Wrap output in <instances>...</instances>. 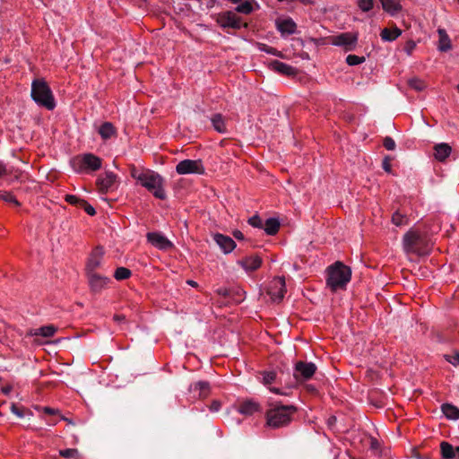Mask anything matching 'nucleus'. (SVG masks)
Wrapping results in <instances>:
<instances>
[{
  "label": "nucleus",
  "mask_w": 459,
  "mask_h": 459,
  "mask_svg": "<svg viewBox=\"0 0 459 459\" xmlns=\"http://www.w3.org/2000/svg\"><path fill=\"white\" fill-rule=\"evenodd\" d=\"M65 200L68 204L77 206L79 208H81V205L82 204V203H83V201H84V199H82L74 195H66L65 197Z\"/></svg>",
  "instance_id": "40"
},
{
  "label": "nucleus",
  "mask_w": 459,
  "mask_h": 459,
  "mask_svg": "<svg viewBox=\"0 0 459 459\" xmlns=\"http://www.w3.org/2000/svg\"><path fill=\"white\" fill-rule=\"evenodd\" d=\"M176 171L179 175H203L205 169L201 160H184L177 164Z\"/></svg>",
  "instance_id": "7"
},
{
  "label": "nucleus",
  "mask_w": 459,
  "mask_h": 459,
  "mask_svg": "<svg viewBox=\"0 0 459 459\" xmlns=\"http://www.w3.org/2000/svg\"><path fill=\"white\" fill-rule=\"evenodd\" d=\"M88 279V283L91 289V291L94 293H99L102 291L104 289L108 288L110 279L107 276H103L100 273H85Z\"/></svg>",
  "instance_id": "12"
},
{
  "label": "nucleus",
  "mask_w": 459,
  "mask_h": 459,
  "mask_svg": "<svg viewBox=\"0 0 459 459\" xmlns=\"http://www.w3.org/2000/svg\"><path fill=\"white\" fill-rule=\"evenodd\" d=\"M382 167H383L385 171H386L388 173L391 172V163H390V159L388 157H385L383 160Z\"/></svg>",
  "instance_id": "49"
},
{
  "label": "nucleus",
  "mask_w": 459,
  "mask_h": 459,
  "mask_svg": "<svg viewBox=\"0 0 459 459\" xmlns=\"http://www.w3.org/2000/svg\"><path fill=\"white\" fill-rule=\"evenodd\" d=\"M104 255L105 251L102 247L98 246L93 248L87 259L85 273H96L102 264Z\"/></svg>",
  "instance_id": "9"
},
{
  "label": "nucleus",
  "mask_w": 459,
  "mask_h": 459,
  "mask_svg": "<svg viewBox=\"0 0 459 459\" xmlns=\"http://www.w3.org/2000/svg\"><path fill=\"white\" fill-rule=\"evenodd\" d=\"M131 176L157 199H166L167 195L164 190V180L160 175L152 170H143L133 167L131 169Z\"/></svg>",
  "instance_id": "2"
},
{
  "label": "nucleus",
  "mask_w": 459,
  "mask_h": 459,
  "mask_svg": "<svg viewBox=\"0 0 459 459\" xmlns=\"http://www.w3.org/2000/svg\"><path fill=\"white\" fill-rule=\"evenodd\" d=\"M102 160L92 153L75 156L71 160L73 169L77 173L96 171L101 168Z\"/></svg>",
  "instance_id": "5"
},
{
  "label": "nucleus",
  "mask_w": 459,
  "mask_h": 459,
  "mask_svg": "<svg viewBox=\"0 0 459 459\" xmlns=\"http://www.w3.org/2000/svg\"><path fill=\"white\" fill-rule=\"evenodd\" d=\"M221 403L219 401H213L210 405V410L212 411H218L221 409Z\"/></svg>",
  "instance_id": "50"
},
{
  "label": "nucleus",
  "mask_w": 459,
  "mask_h": 459,
  "mask_svg": "<svg viewBox=\"0 0 459 459\" xmlns=\"http://www.w3.org/2000/svg\"><path fill=\"white\" fill-rule=\"evenodd\" d=\"M6 172H7L6 166H5L4 163L0 162V178H1L4 175H5V174H6Z\"/></svg>",
  "instance_id": "52"
},
{
  "label": "nucleus",
  "mask_w": 459,
  "mask_h": 459,
  "mask_svg": "<svg viewBox=\"0 0 459 459\" xmlns=\"http://www.w3.org/2000/svg\"><path fill=\"white\" fill-rule=\"evenodd\" d=\"M326 273V284L332 291L345 290L351 278V268L340 261L330 265Z\"/></svg>",
  "instance_id": "3"
},
{
  "label": "nucleus",
  "mask_w": 459,
  "mask_h": 459,
  "mask_svg": "<svg viewBox=\"0 0 459 459\" xmlns=\"http://www.w3.org/2000/svg\"><path fill=\"white\" fill-rule=\"evenodd\" d=\"M446 359L448 362H450L454 366L459 365V353H455L453 355H446Z\"/></svg>",
  "instance_id": "48"
},
{
  "label": "nucleus",
  "mask_w": 459,
  "mask_h": 459,
  "mask_svg": "<svg viewBox=\"0 0 459 459\" xmlns=\"http://www.w3.org/2000/svg\"><path fill=\"white\" fill-rule=\"evenodd\" d=\"M214 129L219 133L226 132V126L223 117L221 114H215L211 118Z\"/></svg>",
  "instance_id": "32"
},
{
  "label": "nucleus",
  "mask_w": 459,
  "mask_h": 459,
  "mask_svg": "<svg viewBox=\"0 0 459 459\" xmlns=\"http://www.w3.org/2000/svg\"><path fill=\"white\" fill-rule=\"evenodd\" d=\"M402 35V30L394 26L393 28H385L380 32L383 41H394Z\"/></svg>",
  "instance_id": "26"
},
{
  "label": "nucleus",
  "mask_w": 459,
  "mask_h": 459,
  "mask_svg": "<svg viewBox=\"0 0 459 459\" xmlns=\"http://www.w3.org/2000/svg\"><path fill=\"white\" fill-rule=\"evenodd\" d=\"M0 200L9 203V204H13L15 206L21 205V204L16 199V197L12 193L7 192V191H0Z\"/></svg>",
  "instance_id": "36"
},
{
  "label": "nucleus",
  "mask_w": 459,
  "mask_h": 459,
  "mask_svg": "<svg viewBox=\"0 0 459 459\" xmlns=\"http://www.w3.org/2000/svg\"><path fill=\"white\" fill-rule=\"evenodd\" d=\"M217 293L219 295H221V296H227L229 295V290L226 289V288H221V289H218L217 290Z\"/></svg>",
  "instance_id": "54"
},
{
  "label": "nucleus",
  "mask_w": 459,
  "mask_h": 459,
  "mask_svg": "<svg viewBox=\"0 0 459 459\" xmlns=\"http://www.w3.org/2000/svg\"><path fill=\"white\" fill-rule=\"evenodd\" d=\"M392 222L395 226L400 227V226L407 225L409 223V219L405 214H403L397 211V212H394V214L392 215Z\"/></svg>",
  "instance_id": "33"
},
{
  "label": "nucleus",
  "mask_w": 459,
  "mask_h": 459,
  "mask_svg": "<svg viewBox=\"0 0 459 459\" xmlns=\"http://www.w3.org/2000/svg\"><path fill=\"white\" fill-rule=\"evenodd\" d=\"M408 85L417 91H421L427 87L426 82L423 80L417 77L409 79Z\"/></svg>",
  "instance_id": "34"
},
{
  "label": "nucleus",
  "mask_w": 459,
  "mask_h": 459,
  "mask_svg": "<svg viewBox=\"0 0 459 459\" xmlns=\"http://www.w3.org/2000/svg\"><path fill=\"white\" fill-rule=\"evenodd\" d=\"M364 62H365L364 56H359L356 55H348L346 57V63L351 66L360 65Z\"/></svg>",
  "instance_id": "39"
},
{
  "label": "nucleus",
  "mask_w": 459,
  "mask_h": 459,
  "mask_svg": "<svg viewBox=\"0 0 459 459\" xmlns=\"http://www.w3.org/2000/svg\"><path fill=\"white\" fill-rule=\"evenodd\" d=\"M442 411L447 419H459V409L455 405H452L450 403H445L442 405Z\"/></svg>",
  "instance_id": "31"
},
{
  "label": "nucleus",
  "mask_w": 459,
  "mask_h": 459,
  "mask_svg": "<svg viewBox=\"0 0 459 459\" xmlns=\"http://www.w3.org/2000/svg\"><path fill=\"white\" fill-rule=\"evenodd\" d=\"M357 5L362 12H369L374 6L373 0H357Z\"/></svg>",
  "instance_id": "38"
},
{
  "label": "nucleus",
  "mask_w": 459,
  "mask_h": 459,
  "mask_svg": "<svg viewBox=\"0 0 459 459\" xmlns=\"http://www.w3.org/2000/svg\"><path fill=\"white\" fill-rule=\"evenodd\" d=\"M190 391L199 399H205L210 395L211 386L206 381H199L190 385Z\"/></svg>",
  "instance_id": "18"
},
{
  "label": "nucleus",
  "mask_w": 459,
  "mask_h": 459,
  "mask_svg": "<svg viewBox=\"0 0 459 459\" xmlns=\"http://www.w3.org/2000/svg\"><path fill=\"white\" fill-rule=\"evenodd\" d=\"M457 89H458V91H459V84L457 85Z\"/></svg>",
  "instance_id": "63"
},
{
  "label": "nucleus",
  "mask_w": 459,
  "mask_h": 459,
  "mask_svg": "<svg viewBox=\"0 0 459 459\" xmlns=\"http://www.w3.org/2000/svg\"><path fill=\"white\" fill-rule=\"evenodd\" d=\"M124 319H125L124 316H118V315L114 316V320H116V321H122Z\"/></svg>",
  "instance_id": "57"
},
{
  "label": "nucleus",
  "mask_w": 459,
  "mask_h": 459,
  "mask_svg": "<svg viewBox=\"0 0 459 459\" xmlns=\"http://www.w3.org/2000/svg\"><path fill=\"white\" fill-rule=\"evenodd\" d=\"M9 390H10V388H6V389H4V393H8V392H9Z\"/></svg>",
  "instance_id": "61"
},
{
  "label": "nucleus",
  "mask_w": 459,
  "mask_h": 459,
  "mask_svg": "<svg viewBox=\"0 0 459 459\" xmlns=\"http://www.w3.org/2000/svg\"><path fill=\"white\" fill-rule=\"evenodd\" d=\"M261 411V405L253 399H247L238 403V411L245 416H251Z\"/></svg>",
  "instance_id": "16"
},
{
  "label": "nucleus",
  "mask_w": 459,
  "mask_h": 459,
  "mask_svg": "<svg viewBox=\"0 0 459 459\" xmlns=\"http://www.w3.org/2000/svg\"><path fill=\"white\" fill-rule=\"evenodd\" d=\"M248 223L255 227V228H258V229H262L264 227V223H263V221L261 220V218L258 216V215H254L252 216L249 220H248Z\"/></svg>",
  "instance_id": "43"
},
{
  "label": "nucleus",
  "mask_w": 459,
  "mask_h": 459,
  "mask_svg": "<svg viewBox=\"0 0 459 459\" xmlns=\"http://www.w3.org/2000/svg\"><path fill=\"white\" fill-rule=\"evenodd\" d=\"M270 66L273 71L283 75L292 76L296 75L297 74L296 68L279 60H273V62H271Z\"/></svg>",
  "instance_id": "20"
},
{
  "label": "nucleus",
  "mask_w": 459,
  "mask_h": 459,
  "mask_svg": "<svg viewBox=\"0 0 459 459\" xmlns=\"http://www.w3.org/2000/svg\"><path fill=\"white\" fill-rule=\"evenodd\" d=\"M316 367L313 362L299 361L295 365L294 377L296 380H308L316 373Z\"/></svg>",
  "instance_id": "11"
},
{
  "label": "nucleus",
  "mask_w": 459,
  "mask_h": 459,
  "mask_svg": "<svg viewBox=\"0 0 459 459\" xmlns=\"http://www.w3.org/2000/svg\"><path fill=\"white\" fill-rule=\"evenodd\" d=\"M434 156L438 161H445L451 154L452 148L447 143H438L434 147Z\"/></svg>",
  "instance_id": "25"
},
{
  "label": "nucleus",
  "mask_w": 459,
  "mask_h": 459,
  "mask_svg": "<svg viewBox=\"0 0 459 459\" xmlns=\"http://www.w3.org/2000/svg\"><path fill=\"white\" fill-rule=\"evenodd\" d=\"M259 8L260 5L255 0H243L237 5L235 11L243 14H250L255 10H258Z\"/></svg>",
  "instance_id": "23"
},
{
  "label": "nucleus",
  "mask_w": 459,
  "mask_h": 459,
  "mask_svg": "<svg viewBox=\"0 0 459 459\" xmlns=\"http://www.w3.org/2000/svg\"><path fill=\"white\" fill-rule=\"evenodd\" d=\"M357 40L356 34L344 32L332 37L331 43L334 46L343 47L345 51H351L355 48Z\"/></svg>",
  "instance_id": "10"
},
{
  "label": "nucleus",
  "mask_w": 459,
  "mask_h": 459,
  "mask_svg": "<svg viewBox=\"0 0 459 459\" xmlns=\"http://www.w3.org/2000/svg\"><path fill=\"white\" fill-rule=\"evenodd\" d=\"M238 264L246 271H255L261 266L262 259L258 255H252L238 261Z\"/></svg>",
  "instance_id": "22"
},
{
  "label": "nucleus",
  "mask_w": 459,
  "mask_h": 459,
  "mask_svg": "<svg viewBox=\"0 0 459 459\" xmlns=\"http://www.w3.org/2000/svg\"><path fill=\"white\" fill-rule=\"evenodd\" d=\"M385 12L396 16L403 10L401 0H379Z\"/></svg>",
  "instance_id": "21"
},
{
  "label": "nucleus",
  "mask_w": 459,
  "mask_h": 459,
  "mask_svg": "<svg viewBox=\"0 0 459 459\" xmlns=\"http://www.w3.org/2000/svg\"><path fill=\"white\" fill-rule=\"evenodd\" d=\"M132 275L131 271L126 267H118L114 273V278L117 281H124Z\"/></svg>",
  "instance_id": "35"
},
{
  "label": "nucleus",
  "mask_w": 459,
  "mask_h": 459,
  "mask_svg": "<svg viewBox=\"0 0 459 459\" xmlns=\"http://www.w3.org/2000/svg\"><path fill=\"white\" fill-rule=\"evenodd\" d=\"M269 390L272 393H274V394H277L287 395V393L281 392L279 388L270 387Z\"/></svg>",
  "instance_id": "55"
},
{
  "label": "nucleus",
  "mask_w": 459,
  "mask_h": 459,
  "mask_svg": "<svg viewBox=\"0 0 459 459\" xmlns=\"http://www.w3.org/2000/svg\"><path fill=\"white\" fill-rule=\"evenodd\" d=\"M103 140H108L117 134V129L110 122H104L98 130Z\"/></svg>",
  "instance_id": "27"
},
{
  "label": "nucleus",
  "mask_w": 459,
  "mask_h": 459,
  "mask_svg": "<svg viewBox=\"0 0 459 459\" xmlns=\"http://www.w3.org/2000/svg\"><path fill=\"white\" fill-rule=\"evenodd\" d=\"M420 241L421 237L417 231L409 230L403 236V248L407 253H414Z\"/></svg>",
  "instance_id": "14"
},
{
  "label": "nucleus",
  "mask_w": 459,
  "mask_h": 459,
  "mask_svg": "<svg viewBox=\"0 0 459 459\" xmlns=\"http://www.w3.org/2000/svg\"><path fill=\"white\" fill-rule=\"evenodd\" d=\"M11 411L15 414L17 417L19 418H23L25 413H24V408L23 407H19L17 406L16 404L13 403L12 406H11Z\"/></svg>",
  "instance_id": "46"
},
{
  "label": "nucleus",
  "mask_w": 459,
  "mask_h": 459,
  "mask_svg": "<svg viewBox=\"0 0 459 459\" xmlns=\"http://www.w3.org/2000/svg\"><path fill=\"white\" fill-rule=\"evenodd\" d=\"M61 419H62L63 420H65V421L68 422L69 424H73V422H72V420H69V419H67V418H65V417H64V416H62V418H61Z\"/></svg>",
  "instance_id": "60"
},
{
  "label": "nucleus",
  "mask_w": 459,
  "mask_h": 459,
  "mask_svg": "<svg viewBox=\"0 0 459 459\" xmlns=\"http://www.w3.org/2000/svg\"><path fill=\"white\" fill-rule=\"evenodd\" d=\"M275 25L281 35L294 34L297 29V25L291 18L278 19L275 22Z\"/></svg>",
  "instance_id": "17"
},
{
  "label": "nucleus",
  "mask_w": 459,
  "mask_h": 459,
  "mask_svg": "<svg viewBox=\"0 0 459 459\" xmlns=\"http://www.w3.org/2000/svg\"><path fill=\"white\" fill-rule=\"evenodd\" d=\"M82 204L81 205V208L83 209L85 211V212L91 216H93L96 214V211L94 209L93 206H91L87 201H83V203H82Z\"/></svg>",
  "instance_id": "45"
},
{
  "label": "nucleus",
  "mask_w": 459,
  "mask_h": 459,
  "mask_svg": "<svg viewBox=\"0 0 459 459\" xmlns=\"http://www.w3.org/2000/svg\"><path fill=\"white\" fill-rule=\"evenodd\" d=\"M298 409L294 405L272 403L265 412V425L274 429L287 427L291 423Z\"/></svg>",
  "instance_id": "1"
},
{
  "label": "nucleus",
  "mask_w": 459,
  "mask_h": 459,
  "mask_svg": "<svg viewBox=\"0 0 459 459\" xmlns=\"http://www.w3.org/2000/svg\"><path fill=\"white\" fill-rule=\"evenodd\" d=\"M43 411L47 414H50V415H56L59 413V411L56 410V409H53V408H50V407H44L43 408Z\"/></svg>",
  "instance_id": "51"
},
{
  "label": "nucleus",
  "mask_w": 459,
  "mask_h": 459,
  "mask_svg": "<svg viewBox=\"0 0 459 459\" xmlns=\"http://www.w3.org/2000/svg\"><path fill=\"white\" fill-rule=\"evenodd\" d=\"M441 455L446 459H459V446L455 448L448 442L443 441L440 444Z\"/></svg>",
  "instance_id": "24"
},
{
  "label": "nucleus",
  "mask_w": 459,
  "mask_h": 459,
  "mask_svg": "<svg viewBox=\"0 0 459 459\" xmlns=\"http://www.w3.org/2000/svg\"><path fill=\"white\" fill-rule=\"evenodd\" d=\"M262 375H263L262 383L264 385H271L276 379V373L274 371H264V372H262Z\"/></svg>",
  "instance_id": "37"
},
{
  "label": "nucleus",
  "mask_w": 459,
  "mask_h": 459,
  "mask_svg": "<svg viewBox=\"0 0 459 459\" xmlns=\"http://www.w3.org/2000/svg\"><path fill=\"white\" fill-rule=\"evenodd\" d=\"M56 332V328L52 325H45L30 332V335H41L43 337H52Z\"/></svg>",
  "instance_id": "30"
},
{
  "label": "nucleus",
  "mask_w": 459,
  "mask_h": 459,
  "mask_svg": "<svg viewBox=\"0 0 459 459\" xmlns=\"http://www.w3.org/2000/svg\"><path fill=\"white\" fill-rule=\"evenodd\" d=\"M336 420V418L334 416L329 418L328 424L332 425Z\"/></svg>",
  "instance_id": "58"
},
{
  "label": "nucleus",
  "mask_w": 459,
  "mask_h": 459,
  "mask_svg": "<svg viewBox=\"0 0 459 459\" xmlns=\"http://www.w3.org/2000/svg\"><path fill=\"white\" fill-rule=\"evenodd\" d=\"M439 40H438V46L437 48L441 52H446L449 49H451V40L449 39V36L447 35L446 31L444 29H438L437 30Z\"/></svg>",
  "instance_id": "28"
},
{
  "label": "nucleus",
  "mask_w": 459,
  "mask_h": 459,
  "mask_svg": "<svg viewBox=\"0 0 459 459\" xmlns=\"http://www.w3.org/2000/svg\"><path fill=\"white\" fill-rule=\"evenodd\" d=\"M383 144H384V147L388 151H393L395 149V142L393 138H391L389 136H386L384 139Z\"/></svg>",
  "instance_id": "44"
},
{
  "label": "nucleus",
  "mask_w": 459,
  "mask_h": 459,
  "mask_svg": "<svg viewBox=\"0 0 459 459\" xmlns=\"http://www.w3.org/2000/svg\"><path fill=\"white\" fill-rule=\"evenodd\" d=\"M233 236L237 239H243L244 238V234L240 230H238L233 232Z\"/></svg>",
  "instance_id": "53"
},
{
  "label": "nucleus",
  "mask_w": 459,
  "mask_h": 459,
  "mask_svg": "<svg viewBox=\"0 0 459 459\" xmlns=\"http://www.w3.org/2000/svg\"><path fill=\"white\" fill-rule=\"evenodd\" d=\"M228 1L232 4H240L243 0H228Z\"/></svg>",
  "instance_id": "59"
},
{
  "label": "nucleus",
  "mask_w": 459,
  "mask_h": 459,
  "mask_svg": "<svg viewBox=\"0 0 459 459\" xmlns=\"http://www.w3.org/2000/svg\"><path fill=\"white\" fill-rule=\"evenodd\" d=\"M146 238L148 242L158 249L168 250L173 247L172 242L160 232H149Z\"/></svg>",
  "instance_id": "13"
},
{
  "label": "nucleus",
  "mask_w": 459,
  "mask_h": 459,
  "mask_svg": "<svg viewBox=\"0 0 459 459\" xmlns=\"http://www.w3.org/2000/svg\"><path fill=\"white\" fill-rule=\"evenodd\" d=\"M216 22L222 29L239 30L242 26L247 27V23H242V20L232 11H225L217 14Z\"/></svg>",
  "instance_id": "6"
},
{
  "label": "nucleus",
  "mask_w": 459,
  "mask_h": 459,
  "mask_svg": "<svg viewBox=\"0 0 459 459\" xmlns=\"http://www.w3.org/2000/svg\"><path fill=\"white\" fill-rule=\"evenodd\" d=\"M186 283H187L188 285L192 286V287H196V286H197V282H196V281H193V280H188V281H186Z\"/></svg>",
  "instance_id": "56"
},
{
  "label": "nucleus",
  "mask_w": 459,
  "mask_h": 459,
  "mask_svg": "<svg viewBox=\"0 0 459 459\" xmlns=\"http://www.w3.org/2000/svg\"><path fill=\"white\" fill-rule=\"evenodd\" d=\"M279 2H283L284 0H278Z\"/></svg>",
  "instance_id": "62"
},
{
  "label": "nucleus",
  "mask_w": 459,
  "mask_h": 459,
  "mask_svg": "<svg viewBox=\"0 0 459 459\" xmlns=\"http://www.w3.org/2000/svg\"><path fill=\"white\" fill-rule=\"evenodd\" d=\"M79 452L75 448H67L59 451V455L65 458H74L78 455Z\"/></svg>",
  "instance_id": "41"
},
{
  "label": "nucleus",
  "mask_w": 459,
  "mask_h": 459,
  "mask_svg": "<svg viewBox=\"0 0 459 459\" xmlns=\"http://www.w3.org/2000/svg\"><path fill=\"white\" fill-rule=\"evenodd\" d=\"M416 48V43L413 40H408L406 41L404 45V51L407 53V55L411 56L412 52L414 51Z\"/></svg>",
  "instance_id": "47"
},
{
  "label": "nucleus",
  "mask_w": 459,
  "mask_h": 459,
  "mask_svg": "<svg viewBox=\"0 0 459 459\" xmlns=\"http://www.w3.org/2000/svg\"><path fill=\"white\" fill-rule=\"evenodd\" d=\"M117 178V175L111 171H106L104 174L100 175L97 179V186L100 192H108L113 186H115Z\"/></svg>",
  "instance_id": "15"
},
{
  "label": "nucleus",
  "mask_w": 459,
  "mask_h": 459,
  "mask_svg": "<svg viewBox=\"0 0 459 459\" xmlns=\"http://www.w3.org/2000/svg\"><path fill=\"white\" fill-rule=\"evenodd\" d=\"M31 98L37 104L48 110H52L56 107L52 91L43 79H36L32 82Z\"/></svg>",
  "instance_id": "4"
},
{
  "label": "nucleus",
  "mask_w": 459,
  "mask_h": 459,
  "mask_svg": "<svg viewBox=\"0 0 459 459\" xmlns=\"http://www.w3.org/2000/svg\"><path fill=\"white\" fill-rule=\"evenodd\" d=\"M286 293V283L283 277L273 278L268 286L267 294L273 302L279 303Z\"/></svg>",
  "instance_id": "8"
},
{
  "label": "nucleus",
  "mask_w": 459,
  "mask_h": 459,
  "mask_svg": "<svg viewBox=\"0 0 459 459\" xmlns=\"http://www.w3.org/2000/svg\"><path fill=\"white\" fill-rule=\"evenodd\" d=\"M259 49L267 54H271L273 56H280V52L276 48L270 47L268 45H265V44H259Z\"/></svg>",
  "instance_id": "42"
},
{
  "label": "nucleus",
  "mask_w": 459,
  "mask_h": 459,
  "mask_svg": "<svg viewBox=\"0 0 459 459\" xmlns=\"http://www.w3.org/2000/svg\"><path fill=\"white\" fill-rule=\"evenodd\" d=\"M214 240L225 254L230 253L236 247L235 241L228 236L217 233L214 235Z\"/></svg>",
  "instance_id": "19"
},
{
  "label": "nucleus",
  "mask_w": 459,
  "mask_h": 459,
  "mask_svg": "<svg viewBox=\"0 0 459 459\" xmlns=\"http://www.w3.org/2000/svg\"><path fill=\"white\" fill-rule=\"evenodd\" d=\"M264 230L267 235H275L280 229V221L275 218H269L265 221Z\"/></svg>",
  "instance_id": "29"
}]
</instances>
